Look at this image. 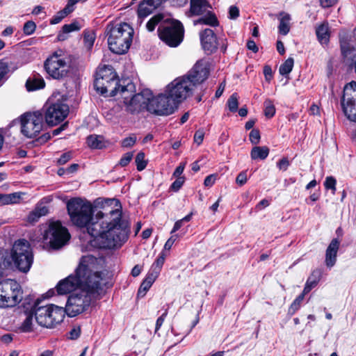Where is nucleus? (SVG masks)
I'll return each mask as SVG.
<instances>
[{
	"label": "nucleus",
	"instance_id": "nucleus-1",
	"mask_svg": "<svg viewBox=\"0 0 356 356\" xmlns=\"http://www.w3.org/2000/svg\"><path fill=\"white\" fill-rule=\"evenodd\" d=\"M67 209L70 220L79 227H86L93 237L91 245L100 249L118 248L128 238L129 224L122 218L121 207L108 212L98 211L93 216L91 203L80 197L70 200Z\"/></svg>",
	"mask_w": 356,
	"mask_h": 356
},
{
	"label": "nucleus",
	"instance_id": "nucleus-2",
	"mask_svg": "<svg viewBox=\"0 0 356 356\" xmlns=\"http://www.w3.org/2000/svg\"><path fill=\"white\" fill-rule=\"evenodd\" d=\"M209 74L207 63L197 61L186 74L176 78L166 86V93L179 105L193 95L195 88L207 79Z\"/></svg>",
	"mask_w": 356,
	"mask_h": 356
},
{
	"label": "nucleus",
	"instance_id": "nucleus-3",
	"mask_svg": "<svg viewBox=\"0 0 356 356\" xmlns=\"http://www.w3.org/2000/svg\"><path fill=\"white\" fill-rule=\"evenodd\" d=\"M102 259L92 255H86L81 257L79 266L76 270L81 289L93 295L102 290L104 276L102 270Z\"/></svg>",
	"mask_w": 356,
	"mask_h": 356
},
{
	"label": "nucleus",
	"instance_id": "nucleus-4",
	"mask_svg": "<svg viewBox=\"0 0 356 356\" xmlns=\"http://www.w3.org/2000/svg\"><path fill=\"white\" fill-rule=\"evenodd\" d=\"M106 35L110 50L116 54H125L133 40L134 29L127 23L109 24L106 27Z\"/></svg>",
	"mask_w": 356,
	"mask_h": 356
},
{
	"label": "nucleus",
	"instance_id": "nucleus-5",
	"mask_svg": "<svg viewBox=\"0 0 356 356\" xmlns=\"http://www.w3.org/2000/svg\"><path fill=\"white\" fill-rule=\"evenodd\" d=\"M136 86L131 81L122 86L120 94L123 99L125 111L131 114H136L146 109L148 111L149 102L152 98V91L144 89L137 94Z\"/></svg>",
	"mask_w": 356,
	"mask_h": 356
},
{
	"label": "nucleus",
	"instance_id": "nucleus-6",
	"mask_svg": "<svg viewBox=\"0 0 356 356\" xmlns=\"http://www.w3.org/2000/svg\"><path fill=\"white\" fill-rule=\"evenodd\" d=\"M123 81V84L119 83L118 76L112 67H105L100 69L94 82V87L97 92L105 96H115L120 93L121 87L128 82Z\"/></svg>",
	"mask_w": 356,
	"mask_h": 356
},
{
	"label": "nucleus",
	"instance_id": "nucleus-7",
	"mask_svg": "<svg viewBox=\"0 0 356 356\" xmlns=\"http://www.w3.org/2000/svg\"><path fill=\"white\" fill-rule=\"evenodd\" d=\"M36 322L47 328L54 327L60 323L65 318L64 307L55 305H40L37 300L32 307Z\"/></svg>",
	"mask_w": 356,
	"mask_h": 356
},
{
	"label": "nucleus",
	"instance_id": "nucleus-8",
	"mask_svg": "<svg viewBox=\"0 0 356 356\" xmlns=\"http://www.w3.org/2000/svg\"><path fill=\"white\" fill-rule=\"evenodd\" d=\"M159 38L171 47L179 46L184 39L182 24L175 19H166L158 28Z\"/></svg>",
	"mask_w": 356,
	"mask_h": 356
},
{
	"label": "nucleus",
	"instance_id": "nucleus-9",
	"mask_svg": "<svg viewBox=\"0 0 356 356\" xmlns=\"http://www.w3.org/2000/svg\"><path fill=\"white\" fill-rule=\"evenodd\" d=\"M11 258L19 271L27 273L33 261V254L29 242L25 239L16 241L11 250Z\"/></svg>",
	"mask_w": 356,
	"mask_h": 356
},
{
	"label": "nucleus",
	"instance_id": "nucleus-10",
	"mask_svg": "<svg viewBox=\"0 0 356 356\" xmlns=\"http://www.w3.org/2000/svg\"><path fill=\"white\" fill-rule=\"evenodd\" d=\"M22 300L21 286L12 279L0 282V308L14 307Z\"/></svg>",
	"mask_w": 356,
	"mask_h": 356
},
{
	"label": "nucleus",
	"instance_id": "nucleus-11",
	"mask_svg": "<svg viewBox=\"0 0 356 356\" xmlns=\"http://www.w3.org/2000/svg\"><path fill=\"white\" fill-rule=\"evenodd\" d=\"M92 295L93 294L83 289H79L71 294L64 308L65 314L73 317L83 312L90 305Z\"/></svg>",
	"mask_w": 356,
	"mask_h": 356
},
{
	"label": "nucleus",
	"instance_id": "nucleus-12",
	"mask_svg": "<svg viewBox=\"0 0 356 356\" xmlns=\"http://www.w3.org/2000/svg\"><path fill=\"white\" fill-rule=\"evenodd\" d=\"M44 240L53 249H59L65 245L70 238V234L67 228L60 222H50L48 228L44 231Z\"/></svg>",
	"mask_w": 356,
	"mask_h": 356
},
{
	"label": "nucleus",
	"instance_id": "nucleus-13",
	"mask_svg": "<svg viewBox=\"0 0 356 356\" xmlns=\"http://www.w3.org/2000/svg\"><path fill=\"white\" fill-rule=\"evenodd\" d=\"M178 105L169 95L166 93L159 94L156 97H153L149 102L148 111L158 115H169L173 113Z\"/></svg>",
	"mask_w": 356,
	"mask_h": 356
},
{
	"label": "nucleus",
	"instance_id": "nucleus-14",
	"mask_svg": "<svg viewBox=\"0 0 356 356\" xmlns=\"http://www.w3.org/2000/svg\"><path fill=\"white\" fill-rule=\"evenodd\" d=\"M44 115L38 111L21 117V131L27 138L36 136L42 129Z\"/></svg>",
	"mask_w": 356,
	"mask_h": 356
},
{
	"label": "nucleus",
	"instance_id": "nucleus-15",
	"mask_svg": "<svg viewBox=\"0 0 356 356\" xmlns=\"http://www.w3.org/2000/svg\"><path fill=\"white\" fill-rule=\"evenodd\" d=\"M44 118L47 124L54 126L63 121L69 114V106L63 101H49L45 105Z\"/></svg>",
	"mask_w": 356,
	"mask_h": 356
},
{
	"label": "nucleus",
	"instance_id": "nucleus-16",
	"mask_svg": "<svg viewBox=\"0 0 356 356\" xmlns=\"http://www.w3.org/2000/svg\"><path fill=\"white\" fill-rule=\"evenodd\" d=\"M47 73L54 79H62L69 73V65L65 59L58 52H54L44 62Z\"/></svg>",
	"mask_w": 356,
	"mask_h": 356
},
{
	"label": "nucleus",
	"instance_id": "nucleus-17",
	"mask_svg": "<svg viewBox=\"0 0 356 356\" xmlns=\"http://www.w3.org/2000/svg\"><path fill=\"white\" fill-rule=\"evenodd\" d=\"M343 111L347 118L356 122V82L352 81L344 87L341 99Z\"/></svg>",
	"mask_w": 356,
	"mask_h": 356
},
{
	"label": "nucleus",
	"instance_id": "nucleus-18",
	"mask_svg": "<svg viewBox=\"0 0 356 356\" xmlns=\"http://www.w3.org/2000/svg\"><path fill=\"white\" fill-rule=\"evenodd\" d=\"M56 288L59 295L67 294L78 289H81L80 282L76 275V270L75 271V275H70L60 280Z\"/></svg>",
	"mask_w": 356,
	"mask_h": 356
},
{
	"label": "nucleus",
	"instance_id": "nucleus-19",
	"mask_svg": "<svg viewBox=\"0 0 356 356\" xmlns=\"http://www.w3.org/2000/svg\"><path fill=\"white\" fill-rule=\"evenodd\" d=\"M202 48L208 54L217 49V38L213 30L205 29L200 33Z\"/></svg>",
	"mask_w": 356,
	"mask_h": 356
},
{
	"label": "nucleus",
	"instance_id": "nucleus-20",
	"mask_svg": "<svg viewBox=\"0 0 356 356\" xmlns=\"http://www.w3.org/2000/svg\"><path fill=\"white\" fill-rule=\"evenodd\" d=\"M211 8L208 0H190L188 16L202 15Z\"/></svg>",
	"mask_w": 356,
	"mask_h": 356
},
{
	"label": "nucleus",
	"instance_id": "nucleus-21",
	"mask_svg": "<svg viewBox=\"0 0 356 356\" xmlns=\"http://www.w3.org/2000/svg\"><path fill=\"white\" fill-rule=\"evenodd\" d=\"M339 244L340 241L337 238H333L326 250L325 261L328 268H332L336 263Z\"/></svg>",
	"mask_w": 356,
	"mask_h": 356
},
{
	"label": "nucleus",
	"instance_id": "nucleus-22",
	"mask_svg": "<svg viewBox=\"0 0 356 356\" xmlns=\"http://www.w3.org/2000/svg\"><path fill=\"white\" fill-rule=\"evenodd\" d=\"M156 8L152 5L149 0H143L138 5L137 14H138V24L141 25L143 19L148 15H151Z\"/></svg>",
	"mask_w": 356,
	"mask_h": 356
},
{
	"label": "nucleus",
	"instance_id": "nucleus-23",
	"mask_svg": "<svg viewBox=\"0 0 356 356\" xmlns=\"http://www.w3.org/2000/svg\"><path fill=\"white\" fill-rule=\"evenodd\" d=\"M45 82L39 74H34L30 76L26 82V88L28 91H34L44 88Z\"/></svg>",
	"mask_w": 356,
	"mask_h": 356
},
{
	"label": "nucleus",
	"instance_id": "nucleus-24",
	"mask_svg": "<svg viewBox=\"0 0 356 356\" xmlns=\"http://www.w3.org/2000/svg\"><path fill=\"white\" fill-rule=\"evenodd\" d=\"M49 212L48 207L38 204L35 208L29 213L27 216V222L30 223H34L37 222L40 218L46 216Z\"/></svg>",
	"mask_w": 356,
	"mask_h": 356
},
{
	"label": "nucleus",
	"instance_id": "nucleus-25",
	"mask_svg": "<svg viewBox=\"0 0 356 356\" xmlns=\"http://www.w3.org/2000/svg\"><path fill=\"white\" fill-rule=\"evenodd\" d=\"M204 14L203 17L194 21V25L205 24L214 27L219 25L218 20L213 12L208 10Z\"/></svg>",
	"mask_w": 356,
	"mask_h": 356
},
{
	"label": "nucleus",
	"instance_id": "nucleus-26",
	"mask_svg": "<svg viewBox=\"0 0 356 356\" xmlns=\"http://www.w3.org/2000/svg\"><path fill=\"white\" fill-rule=\"evenodd\" d=\"M316 34L319 42L327 44L330 40L329 26L327 22H323L316 28Z\"/></svg>",
	"mask_w": 356,
	"mask_h": 356
},
{
	"label": "nucleus",
	"instance_id": "nucleus-27",
	"mask_svg": "<svg viewBox=\"0 0 356 356\" xmlns=\"http://www.w3.org/2000/svg\"><path fill=\"white\" fill-rule=\"evenodd\" d=\"M280 24L278 26V31L281 35H286L290 31L291 15L286 13L281 12L280 13Z\"/></svg>",
	"mask_w": 356,
	"mask_h": 356
},
{
	"label": "nucleus",
	"instance_id": "nucleus-28",
	"mask_svg": "<svg viewBox=\"0 0 356 356\" xmlns=\"http://www.w3.org/2000/svg\"><path fill=\"white\" fill-rule=\"evenodd\" d=\"M158 277L148 273L138 291V297H144Z\"/></svg>",
	"mask_w": 356,
	"mask_h": 356
},
{
	"label": "nucleus",
	"instance_id": "nucleus-29",
	"mask_svg": "<svg viewBox=\"0 0 356 356\" xmlns=\"http://www.w3.org/2000/svg\"><path fill=\"white\" fill-rule=\"evenodd\" d=\"M269 154V149L266 146H255L250 152L251 159L253 160H264L268 157Z\"/></svg>",
	"mask_w": 356,
	"mask_h": 356
},
{
	"label": "nucleus",
	"instance_id": "nucleus-30",
	"mask_svg": "<svg viewBox=\"0 0 356 356\" xmlns=\"http://www.w3.org/2000/svg\"><path fill=\"white\" fill-rule=\"evenodd\" d=\"M22 195V193L0 194V202L3 205L19 203Z\"/></svg>",
	"mask_w": 356,
	"mask_h": 356
},
{
	"label": "nucleus",
	"instance_id": "nucleus-31",
	"mask_svg": "<svg viewBox=\"0 0 356 356\" xmlns=\"http://www.w3.org/2000/svg\"><path fill=\"white\" fill-rule=\"evenodd\" d=\"M12 65L11 62L0 60V87L6 80V75L17 69V67H12Z\"/></svg>",
	"mask_w": 356,
	"mask_h": 356
},
{
	"label": "nucleus",
	"instance_id": "nucleus-32",
	"mask_svg": "<svg viewBox=\"0 0 356 356\" xmlns=\"http://www.w3.org/2000/svg\"><path fill=\"white\" fill-rule=\"evenodd\" d=\"M165 257H166V254L165 253L164 250H163L161 252L159 257L156 259V261L152 265L148 273L154 275V276L158 277L161 270L162 266L164 264Z\"/></svg>",
	"mask_w": 356,
	"mask_h": 356
},
{
	"label": "nucleus",
	"instance_id": "nucleus-33",
	"mask_svg": "<svg viewBox=\"0 0 356 356\" xmlns=\"http://www.w3.org/2000/svg\"><path fill=\"white\" fill-rule=\"evenodd\" d=\"M87 144L92 149H102L105 147V142L103 136L98 135H90L88 136Z\"/></svg>",
	"mask_w": 356,
	"mask_h": 356
},
{
	"label": "nucleus",
	"instance_id": "nucleus-34",
	"mask_svg": "<svg viewBox=\"0 0 356 356\" xmlns=\"http://www.w3.org/2000/svg\"><path fill=\"white\" fill-rule=\"evenodd\" d=\"M74 10V8L70 6L68 3L65 7L60 11L56 13L50 20L51 24H58L64 17Z\"/></svg>",
	"mask_w": 356,
	"mask_h": 356
},
{
	"label": "nucleus",
	"instance_id": "nucleus-35",
	"mask_svg": "<svg viewBox=\"0 0 356 356\" xmlns=\"http://www.w3.org/2000/svg\"><path fill=\"white\" fill-rule=\"evenodd\" d=\"M25 319L20 326V329L24 332H29L32 330L33 327V318L34 316L33 309L31 307V309L29 312H25Z\"/></svg>",
	"mask_w": 356,
	"mask_h": 356
},
{
	"label": "nucleus",
	"instance_id": "nucleus-36",
	"mask_svg": "<svg viewBox=\"0 0 356 356\" xmlns=\"http://www.w3.org/2000/svg\"><path fill=\"white\" fill-rule=\"evenodd\" d=\"M79 29L80 26L78 22H75L69 24H65L62 27V32L59 33L57 36L58 40L60 41L65 40L67 38L66 34Z\"/></svg>",
	"mask_w": 356,
	"mask_h": 356
},
{
	"label": "nucleus",
	"instance_id": "nucleus-37",
	"mask_svg": "<svg viewBox=\"0 0 356 356\" xmlns=\"http://www.w3.org/2000/svg\"><path fill=\"white\" fill-rule=\"evenodd\" d=\"M320 280V273L314 271L312 275L308 278L304 287V293H308L313 288H314Z\"/></svg>",
	"mask_w": 356,
	"mask_h": 356
},
{
	"label": "nucleus",
	"instance_id": "nucleus-38",
	"mask_svg": "<svg viewBox=\"0 0 356 356\" xmlns=\"http://www.w3.org/2000/svg\"><path fill=\"white\" fill-rule=\"evenodd\" d=\"M164 19V15L162 13H159L154 15L146 24V28L148 31H153L155 29V27L159 24H161Z\"/></svg>",
	"mask_w": 356,
	"mask_h": 356
},
{
	"label": "nucleus",
	"instance_id": "nucleus-39",
	"mask_svg": "<svg viewBox=\"0 0 356 356\" xmlns=\"http://www.w3.org/2000/svg\"><path fill=\"white\" fill-rule=\"evenodd\" d=\"M95 40V34L90 31H84L83 34V43L85 48L90 51L93 47Z\"/></svg>",
	"mask_w": 356,
	"mask_h": 356
},
{
	"label": "nucleus",
	"instance_id": "nucleus-40",
	"mask_svg": "<svg viewBox=\"0 0 356 356\" xmlns=\"http://www.w3.org/2000/svg\"><path fill=\"white\" fill-rule=\"evenodd\" d=\"M293 64H294L293 58H289L288 59H286L284 61V63L280 65V67L279 68L280 74L282 76L288 75L292 71Z\"/></svg>",
	"mask_w": 356,
	"mask_h": 356
},
{
	"label": "nucleus",
	"instance_id": "nucleus-41",
	"mask_svg": "<svg viewBox=\"0 0 356 356\" xmlns=\"http://www.w3.org/2000/svg\"><path fill=\"white\" fill-rule=\"evenodd\" d=\"M306 293H304L302 292L300 295H299L291 303L289 309V314L291 315H293L300 307V304L302 302L305 296Z\"/></svg>",
	"mask_w": 356,
	"mask_h": 356
},
{
	"label": "nucleus",
	"instance_id": "nucleus-42",
	"mask_svg": "<svg viewBox=\"0 0 356 356\" xmlns=\"http://www.w3.org/2000/svg\"><path fill=\"white\" fill-rule=\"evenodd\" d=\"M275 113V108L270 99H266L264 102V115L266 117L270 118Z\"/></svg>",
	"mask_w": 356,
	"mask_h": 356
},
{
	"label": "nucleus",
	"instance_id": "nucleus-43",
	"mask_svg": "<svg viewBox=\"0 0 356 356\" xmlns=\"http://www.w3.org/2000/svg\"><path fill=\"white\" fill-rule=\"evenodd\" d=\"M227 104L231 112H236L238 107V95L236 93L232 94L228 99Z\"/></svg>",
	"mask_w": 356,
	"mask_h": 356
},
{
	"label": "nucleus",
	"instance_id": "nucleus-44",
	"mask_svg": "<svg viewBox=\"0 0 356 356\" xmlns=\"http://www.w3.org/2000/svg\"><path fill=\"white\" fill-rule=\"evenodd\" d=\"M135 162L138 171L144 170L147 165V162L145 160V154L142 152L138 153L136 156Z\"/></svg>",
	"mask_w": 356,
	"mask_h": 356
},
{
	"label": "nucleus",
	"instance_id": "nucleus-45",
	"mask_svg": "<svg viewBox=\"0 0 356 356\" xmlns=\"http://www.w3.org/2000/svg\"><path fill=\"white\" fill-rule=\"evenodd\" d=\"M35 23L33 21H28L24 25L23 31L25 35H30L35 32Z\"/></svg>",
	"mask_w": 356,
	"mask_h": 356
},
{
	"label": "nucleus",
	"instance_id": "nucleus-46",
	"mask_svg": "<svg viewBox=\"0 0 356 356\" xmlns=\"http://www.w3.org/2000/svg\"><path fill=\"white\" fill-rule=\"evenodd\" d=\"M337 181L333 177H327L324 182V186L327 190H332V193L334 194L336 191Z\"/></svg>",
	"mask_w": 356,
	"mask_h": 356
},
{
	"label": "nucleus",
	"instance_id": "nucleus-47",
	"mask_svg": "<svg viewBox=\"0 0 356 356\" xmlns=\"http://www.w3.org/2000/svg\"><path fill=\"white\" fill-rule=\"evenodd\" d=\"M136 142V136L134 134L124 138L121 142L123 147H131L135 145Z\"/></svg>",
	"mask_w": 356,
	"mask_h": 356
},
{
	"label": "nucleus",
	"instance_id": "nucleus-48",
	"mask_svg": "<svg viewBox=\"0 0 356 356\" xmlns=\"http://www.w3.org/2000/svg\"><path fill=\"white\" fill-rule=\"evenodd\" d=\"M249 138L252 144H258L261 138L259 131L255 129H252L249 135Z\"/></svg>",
	"mask_w": 356,
	"mask_h": 356
},
{
	"label": "nucleus",
	"instance_id": "nucleus-49",
	"mask_svg": "<svg viewBox=\"0 0 356 356\" xmlns=\"http://www.w3.org/2000/svg\"><path fill=\"white\" fill-rule=\"evenodd\" d=\"M184 180L185 179L184 177H177V179L172 184L170 188L175 192L178 191L183 186Z\"/></svg>",
	"mask_w": 356,
	"mask_h": 356
},
{
	"label": "nucleus",
	"instance_id": "nucleus-50",
	"mask_svg": "<svg viewBox=\"0 0 356 356\" xmlns=\"http://www.w3.org/2000/svg\"><path fill=\"white\" fill-rule=\"evenodd\" d=\"M133 158V153L132 152H127L123 155V156L120 159L119 161V164L122 167L127 166L129 162L131 161Z\"/></svg>",
	"mask_w": 356,
	"mask_h": 356
},
{
	"label": "nucleus",
	"instance_id": "nucleus-51",
	"mask_svg": "<svg viewBox=\"0 0 356 356\" xmlns=\"http://www.w3.org/2000/svg\"><path fill=\"white\" fill-rule=\"evenodd\" d=\"M178 237V234H172L165 242L163 250H170Z\"/></svg>",
	"mask_w": 356,
	"mask_h": 356
},
{
	"label": "nucleus",
	"instance_id": "nucleus-52",
	"mask_svg": "<svg viewBox=\"0 0 356 356\" xmlns=\"http://www.w3.org/2000/svg\"><path fill=\"white\" fill-rule=\"evenodd\" d=\"M247 175L245 171L241 172L236 177V182L240 185L243 186L247 182Z\"/></svg>",
	"mask_w": 356,
	"mask_h": 356
},
{
	"label": "nucleus",
	"instance_id": "nucleus-53",
	"mask_svg": "<svg viewBox=\"0 0 356 356\" xmlns=\"http://www.w3.org/2000/svg\"><path fill=\"white\" fill-rule=\"evenodd\" d=\"M72 159V153L70 152L63 153L58 159L59 165H64Z\"/></svg>",
	"mask_w": 356,
	"mask_h": 356
},
{
	"label": "nucleus",
	"instance_id": "nucleus-54",
	"mask_svg": "<svg viewBox=\"0 0 356 356\" xmlns=\"http://www.w3.org/2000/svg\"><path fill=\"white\" fill-rule=\"evenodd\" d=\"M239 16V9L236 6H232L229 9V18L235 19Z\"/></svg>",
	"mask_w": 356,
	"mask_h": 356
},
{
	"label": "nucleus",
	"instance_id": "nucleus-55",
	"mask_svg": "<svg viewBox=\"0 0 356 356\" xmlns=\"http://www.w3.org/2000/svg\"><path fill=\"white\" fill-rule=\"evenodd\" d=\"M168 315V309H166L164 313L157 318L156 322L155 332H156L162 326L166 316Z\"/></svg>",
	"mask_w": 356,
	"mask_h": 356
},
{
	"label": "nucleus",
	"instance_id": "nucleus-56",
	"mask_svg": "<svg viewBox=\"0 0 356 356\" xmlns=\"http://www.w3.org/2000/svg\"><path fill=\"white\" fill-rule=\"evenodd\" d=\"M204 132L202 129L197 130L194 135V141L197 145H200L204 139Z\"/></svg>",
	"mask_w": 356,
	"mask_h": 356
},
{
	"label": "nucleus",
	"instance_id": "nucleus-57",
	"mask_svg": "<svg viewBox=\"0 0 356 356\" xmlns=\"http://www.w3.org/2000/svg\"><path fill=\"white\" fill-rule=\"evenodd\" d=\"M289 165V161L286 158H283L277 163V167L284 171L286 170Z\"/></svg>",
	"mask_w": 356,
	"mask_h": 356
},
{
	"label": "nucleus",
	"instance_id": "nucleus-58",
	"mask_svg": "<svg viewBox=\"0 0 356 356\" xmlns=\"http://www.w3.org/2000/svg\"><path fill=\"white\" fill-rule=\"evenodd\" d=\"M81 334V329L79 327H74L70 332V339H76Z\"/></svg>",
	"mask_w": 356,
	"mask_h": 356
},
{
	"label": "nucleus",
	"instance_id": "nucleus-59",
	"mask_svg": "<svg viewBox=\"0 0 356 356\" xmlns=\"http://www.w3.org/2000/svg\"><path fill=\"white\" fill-rule=\"evenodd\" d=\"M216 181V176L214 175H210L207 176L204 181L205 186H212Z\"/></svg>",
	"mask_w": 356,
	"mask_h": 356
},
{
	"label": "nucleus",
	"instance_id": "nucleus-60",
	"mask_svg": "<svg viewBox=\"0 0 356 356\" xmlns=\"http://www.w3.org/2000/svg\"><path fill=\"white\" fill-rule=\"evenodd\" d=\"M337 0H320L321 6L323 8H329L335 5Z\"/></svg>",
	"mask_w": 356,
	"mask_h": 356
},
{
	"label": "nucleus",
	"instance_id": "nucleus-61",
	"mask_svg": "<svg viewBox=\"0 0 356 356\" xmlns=\"http://www.w3.org/2000/svg\"><path fill=\"white\" fill-rule=\"evenodd\" d=\"M264 74L266 80L269 81L273 76V72L271 67L266 65L264 67Z\"/></svg>",
	"mask_w": 356,
	"mask_h": 356
},
{
	"label": "nucleus",
	"instance_id": "nucleus-62",
	"mask_svg": "<svg viewBox=\"0 0 356 356\" xmlns=\"http://www.w3.org/2000/svg\"><path fill=\"white\" fill-rule=\"evenodd\" d=\"M247 47L248 49L252 51L254 53H257L259 50L255 42L252 40H249L248 41Z\"/></svg>",
	"mask_w": 356,
	"mask_h": 356
},
{
	"label": "nucleus",
	"instance_id": "nucleus-63",
	"mask_svg": "<svg viewBox=\"0 0 356 356\" xmlns=\"http://www.w3.org/2000/svg\"><path fill=\"white\" fill-rule=\"evenodd\" d=\"M67 127V122H65L64 124H63L62 125H60L58 128L54 129L53 131H52V135L53 136H57L58 135L61 131H63V130H65L66 129V127Z\"/></svg>",
	"mask_w": 356,
	"mask_h": 356
},
{
	"label": "nucleus",
	"instance_id": "nucleus-64",
	"mask_svg": "<svg viewBox=\"0 0 356 356\" xmlns=\"http://www.w3.org/2000/svg\"><path fill=\"white\" fill-rule=\"evenodd\" d=\"M14 29L12 26L6 27L1 33V35L6 37L12 35L13 33Z\"/></svg>",
	"mask_w": 356,
	"mask_h": 356
}]
</instances>
